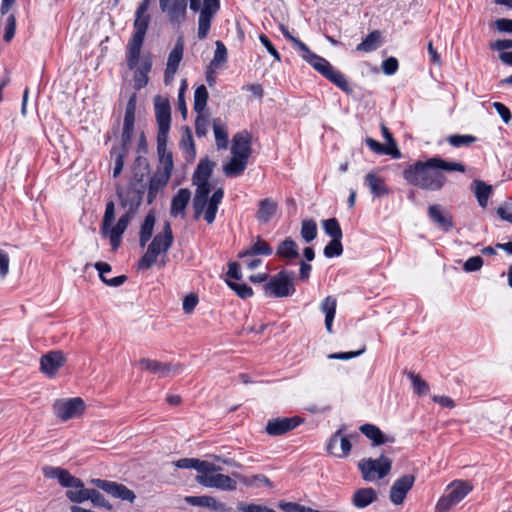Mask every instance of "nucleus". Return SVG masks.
<instances>
[{"instance_id":"55","label":"nucleus","mask_w":512,"mask_h":512,"mask_svg":"<svg viewBox=\"0 0 512 512\" xmlns=\"http://www.w3.org/2000/svg\"><path fill=\"white\" fill-rule=\"evenodd\" d=\"M411 382H412V386H413V389L414 391L418 394V395H425L428 393L429 391V386L428 384L420 378V376L410 372L408 374Z\"/></svg>"},{"instance_id":"9","label":"nucleus","mask_w":512,"mask_h":512,"mask_svg":"<svg viewBox=\"0 0 512 512\" xmlns=\"http://www.w3.org/2000/svg\"><path fill=\"white\" fill-rule=\"evenodd\" d=\"M306 62L343 91L349 92L351 90L345 76L340 71L335 70L323 57L312 53Z\"/></svg>"},{"instance_id":"17","label":"nucleus","mask_w":512,"mask_h":512,"mask_svg":"<svg viewBox=\"0 0 512 512\" xmlns=\"http://www.w3.org/2000/svg\"><path fill=\"white\" fill-rule=\"evenodd\" d=\"M302 420L299 417H284L269 420L266 432L271 436H279L296 428Z\"/></svg>"},{"instance_id":"37","label":"nucleus","mask_w":512,"mask_h":512,"mask_svg":"<svg viewBox=\"0 0 512 512\" xmlns=\"http://www.w3.org/2000/svg\"><path fill=\"white\" fill-rule=\"evenodd\" d=\"M156 218L155 215L150 212L145 216V219L140 228L139 244L141 247L146 246L153 234Z\"/></svg>"},{"instance_id":"3","label":"nucleus","mask_w":512,"mask_h":512,"mask_svg":"<svg viewBox=\"0 0 512 512\" xmlns=\"http://www.w3.org/2000/svg\"><path fill=\"white\" fill-rule=\"evenodd\" d=\"M188 0H159V6L172 23H181L185 20ZM190 9L199 12L197 36L200 40L207 37L213 16L220 8V0H189Z\"/></svg>"},{"instance_id":"44","label":"nucleus","mask_w":512,"mask_h":512,"mask_svg":"<svg viewBox=\"0 0 512 512\" xmlns=\"http://www.w3.org/2000/svg\"><path fill=\"white\" fill-rule=\"evenodd\" d=\"M208 101V91L205 85L198 86L194 91V111L203 112L205 111Z\"/></svg>"},{"instance_id":"22","label":"nucleus","mask_w":512,"mask_h":512,"mask_svg":"<svg viewBox=\"0 0 512 512\" xmlns=\"http://www.w3.org/2000/svg\"><path fill=\"white\" fill-rule=\"evenodd\" d=\"M152 61L149 56H139V62L135 67L134 87L137 90L142 89L148 83V73L151 71ZM134 70V68L132 69Z\"/></svg>"},{"instance_id":"59","label":"nucleus","mask_w":512,"mask_h":512,"mask_svg":"<svg viewBox=\"0 0 512 512\" xmlns=\"http://www.w3.org/2000/svg\"><path fill=\"white\" fill-rule=\"evenodd\" d=\"M238 511L241 512H276L275 510L259 504H246V503H238L237 505Z\"/></svg>"},{"instance_id":"26","label":"nucleus","mask_w":512,"mask_h":512,"mask_svg":"<svg viewBox=\"0 0 512 512\" xmlns=\"http://www.w3.org/2000/svg\"><path fill=\"white\" fill-rule=\"evenodd\" d=\"M191 192L187 188L180 189L171 201L170 213L176 217L178 215L184 216L185 209L190 201Z\"/></svg>"},{"instance_id":"6","label":"nucleus","mask_w":512,"mask_h":512,"mask_svg":"<svg viewBox=\"0 0 512 512\" xmlns=\"http://www.w3.org/2000/svg\"><path fill=\"white\" fill-rule=\"evenodd\" d=\"M392 460L385 455L377 459L365 458L358 463V468L365 481L373 482L382 479L391 471Z\"/></svg>"},{"instance_id":"14","label":"nucleus","mask_w":512,"mask_h":512,"mask_svg":"<svg viewBox=\"0 0 512 512\" xmlns=\"http://www.w3.org/2000/svg\"><path fill=\"white\" fill-rule=\"evenodd\" d=\"M196 481L202 486L225 491H234L237 488L236 482L231 477L221 473L198 474Z\"/></svg>"},{"instance_id":"50","label":"nucleus","mask_w":512,"mask_h":512,"mask_svg":"<svg viewBox=\"0 0 512 512\" xmlns=\"http://www.w3.org/2000/svg\"><path fill=\"white\" fill-rule=\"evenodd\" d=\"M175 466L181 469H195L200 473L201 468H205L207 465L205 461H201L195 458H182L177 460Z\"/></svg>"},{"instance_id":"35","label":"nucleus","mask_w":512,"mask_h":512,"mask_svg":"<svg viewBox=\"0 0 512 512\" xmlns=\"http://www.w3.org/2000/svg\"><path fill=\"white\" fill-rule=\"evenodd\" d=\"M213 132L218 149H226L228 147L227 127L220 118L213 119Z\"/></svg>"},{"instance_id":"23","label":"nucleus","mask_w":512,"mask_h":512,"mask_svg":"<svg viewBox=\"0 0 512 512\" xmlns=\"http://www.w3.org/2000/svg\"><path fill=\"white\" fill-rule=\"evenodd\" d=\"M428 215L432 221L443 231H449L453 227L452 217L445 212L438 204H433L428 208Z\"/></svg>"},{"instance_id":"29","label":"nucleus","mask_w":512,"mask_h":512,"mask_svg":"<svg viewBox=\"0 0 512 512\" xmlns=\"http://www.w3.org/2000/svg\"><path fill=\"white\" fill-rule=\"evenodd\" d=\"M224 196V191L222 188H218L212 196L209 198V202L207 204L206 210H204V219L208 224H212L216 218V213L218 210V206L221 203Z\"/></svg>"},{"instance_id":"20","label":"nucleus","mask_w":512,"mask_h":512,"mask_svg":"<svg viewBox=\"0 0 512 512\" xmlns=\"http://www.w3.org/2000/svg\"><path fill=\"white\" fill-rule=\"evenodd\" d=\"M167 140L168 139H157V153L160 165L156 171L171 177L174 163L172 153L167 149Z\"/></svg>"},{"instance_id":"54","label":"nucleus","mask_w":512,"mask_h":512,"mask_svg":"<svg viewBox=\"0 0 512 512\" xmlns=\"http://www.w3.org/2000/svg\"><path fill=\"white\" fill-rule=\"evenodd\" d=\"M242 482L246 486L259 487L261 485H265L271 487V481L263 474L254 475L252 477H242Z\"/></svg>"},{"instance_id":"5","label":"nucleus","mask_w":512,"mask_h":512,"mask_svg":"<svg viewBox=\"0 0 512 512\" xmlns=\"http://www.w3.org/2000/svg\"><path fill=\"white\" fill-rule=\"evenodd\" d=\"M149 22V15L135 14L133 23L134 32L126 47V62L129 69L135 68L139 62V55L141 54Z\"/></svg>"},{"instance_id":"15","label":"nucleus","mask_w":512,"mask_h":512,"mask_svg":"<svg viewBox=\"0 0 512 512\" xmlns=\"http://www.w3.org/2000/svg\"><path fill=\"white\" fill-rule=\"evenodd\" d=\"M66 358L62 351H51L40 358V371L48 378H53L65 364Z\"/></svg>"},{"instance_id":"33","label":"nucleus","mask_w":512,"mask_h":512,"mask_svg":"<svg viewBox=\"0 0 512 512\" xmlns=\"http://www.w3.org/2000/svg\"><path fill=\"white\" fill-rule=\"evenodd\" d=\"M360 431L370 440L373 445H382L386 442H393V438H389L381 432V430L373 424H364L360 427Z\"/></svg>"},{"instance_id":"21","label":"nucleus","mask_w":512,"mask_h":512,"mask_svg":"<svg viewBox=\"0 0 512 512\" xmlns=\"http://www.w3.org/2000/svg\"><path fill=\"white\" fill-rule=\"evenodd\" d=\"M351 443L347 437L341 436V431H337L330 439L327 450L336 457H346L351 451Z\"/></svg>"},{"instance_id":"8","label":"nucleus","mask_w":512,"mask_h":512,"mask_svg":"<svg viewBox=\"0 0 512 512\" xmlns=\"http://www.w3.org/2000/svg\"><path fill=\"white\" fill-rule=\"evenodd\" d=\"M294 273L281 271L270 278L265 284V294L275 298H283L292 295L295 292Z\"/></svg>"},{"instance_id":"34","label":"nucleus","mask_w":512,"mask_h":512,"mask_svg":"<svg viewBox=\"0 0 512 512\" xmlns=\"http://www.w3.org/2000/svg\"><path fill=\"white\" fill-rule=\"evenodd\" d=\"M382 45L381 32L374 30L369 33L366 38L357 45L356 51L359 52H372Z\"/></svg>"},{"instance_id":"32","label":"nucleus","mask_w":512,"mask_h":512,"mask_svg":"<svg viewBox=\"0 0 512 512\" xmlns=\"http://www.w3.org/2000/svg\"><path fill=\"white\" fill-rule=\"evenodd\" d=\"M278 204L271 198H265L259 202L257 217L261 222L267 223L276 214Z\"/></svg>"},{"instance_id":"19","label":"nucleus","mask_w":512,"mask_h":512,"mask_svg":"<svg viewBox=\"0 0 512 512\" xmlns=\"http://www.w3.org/2000/svg\"><path fill=\"white\" fill-rule=\"evenodd\" d=\"M182 57L183 43L181 41H178L168 56L166 70L164 74V81L166 84L171 83L173 81L179 63L182 60Z\"/></svg>"},{"instance_id":"60","label":"nucleus","mask_w":512,"mask_h":512,"mask_svg":"<svg viewBox=\"0 0 512 512\" xmlns=\"http://www.w3.org/2000/svg\"><path fill=\"white\" fill-rule=\"evenodd\" d=\"M180 145L189 155L195 156L196 151L194 141L189 128L186 129V134L182 137Z\"/></svg>"},{"instance_id":"7","label":"nucleus","mask_w":512,"mask_h":512,"mask_svg":"<svg viewBox=\"0 0 512 512\" xmlns=\"http://www.w3.org/2000/svg\"><path fill=\"white\" fill-rule=\"evenodd\" d=\"M472 485L467 481H454L446 490V493L438 500L436 510L438 512H447L453 506L461 502L472 490Z\"/></svg>"},{"instance_id":"61","label":"nucleus","mask_w":512,"mask_h":512,"mask_svg":"<svg viewBox=\"0 0 512 512\" xmlns=\"http://www.w3.org/2000/svg\"><path fill=\"white\" fill-rule=\"evenodd\" d=\"M227 283L229 287L232 290H234L239 297L243 299L248 298L253 294L252 288L246 284H238L230 281H228Z\"/></svg>"},{"instance_id":"40","label":"nucleus","mask_w":512,"mask_h":512,"mask_svg":"<svg viewBox=\"0 0 512 512\" xmlns=\"http://www.w3.org/2000/svg\"><path fill=\"white\" fill-rule=\"evenodd\" d=\"M277 255L287 259H296L299 256L297 243L290 237L282 241L277 247Z\"/></svg>"},{"instance_id":"36","label":"nucleus","mask_w":512,"mask_h":512,"mask_svg":"<svg viewBox=\"0 0 512 512\" xmlns=\"http://www.w3.org/2000/svg\"><path fill=\"white\" fill-rule=\"evenodd\" d=\"M247 163V159L232 155L230 161L223 166V171L226 176L236 177L244 172Z\"/></svg>"},{"instance_id":"52","label":"nucleus","mask_w":512,"mask_h":512,"mask_svg":"<svg viewBox=\"0 0 512 512\" xmlns=\"http://www.w3.org/2000/svg\"><path fill=\"white\" fill-rule=\"evenodd\" d=\"M343 252L341 239H332L324 248V255L327 258L340 256Z\"/></svg>"},{"instance_id":"48","label":"nucleus","mask_w":512,"mask_h":512,"mask_svg":"<svg viewBox=\"0 0 512 512\" xmlns=\"http://www.w3.org/2000/svg\"><path fill=\"white\" fill-rule=\"evenodd\" d=\"M58 482L62 487L66 488L83 487L82 480L71 475L70 472L66 469L62 470L58 478Z\"/></svg>"},{"instance_id":"2","label":"nucleus","mask_w":512,"mask_h":512,"mask_svg":"<svg viewBox=\"0 0 512 512\" xmlns=\"http://www.w3.org/2000/svg\"><path fill=\"white\" fill-rule=\"evenodd\" d=\"M142 195V191L135 189H130L126 193L118 191L120 202L122 206L128 207V211L118 219L115 225H113L115 219L114 202L109 201L106 203L100 233L103 237L109 238L113 251H116L119 248L122 241V235L129 225L131 216L142 202Z\"/></svg>"},{"instance_id":"25","label":"nucleus","mask_w":512,"mask_h":512,"mask_svg":"<svg viewBox=\"0 0 512 512\" xmlns=\"http://www.w3.org/2000/svg\"><path fill=\"white\" fill-rule=\"evenodd\" d=\"M186 503L197 506V507H205L209 508L213 511H220L223 512L226 510L225 504L222 502L217 501L212 496H187L185 498Z\"/></svg>"},{"instance_id":"46","label":"nucleus","mask_w":512,"mask_h":512,"mask_svg":"<svg viewBox=\"0 0 512 512\" xmlns=\"http://www.w3.org/2000/svg\"><path fill=\"white\" fill-rule=\"evenodd\" d=\"M322 227L327 235L332 239H342V229L336 218H330L322 221Z\"/></svg>"},{"instance_id":"53","label":"nucleus","mask_w":512,"mask_h":512,"mask_svg":"<svg viewBox=\"0 0 512 512\" xmlns=\"http://www.w3.org/2000/svg\"><path fill=\"white\" fill-rule=\"evenodd\" d=\"M77 490H68L66 491L67 498L74 503H82L88 500V494L90 489H85L83 487H75Z\"/></svg>"},{"instance_id":"58","label":"nucleus","mask_w":512,"mask_h":512,"mask_svg":"<svg viewBox=\"0 0 512 512\" xmlns=\"http://www.w3.org/2000/svg\"><path fill=\"white\" fill-rule=\"evenodd\" d=\"M135 110H136V96L132 95L128 100L125 110L124 123L128 125H134L135 122Z\"/></svg>"},{"instance_id":"30","label":"nucleus","mask_w":512,"mask_h":512,"mask_svg":"<svg viewBox=\"0 0 512 512\" xmlns=\"http://www.w3.org/2000/svg\"><path fill=\"white\" fill-rule=\"evenodd\" d=\"M170 176L167 174H163L161 172L156 171L149 181L148 188V202L151 203L157 193L162 190L168 183Z\"/></svg>"},{"instance_id":"43","label":"nucleus","mask_w":512,"mask_h":512,"mask_svg":"<svg viewBox=\"0 0 512 512\" xmlns=\"http://www.w3.org/2000/svg\"><path fill=\"white\" fill-rule=\"evenodd\" d=\"M195 132L198 137H204L210 129V115L207 111L196 112Z\"/></svg>"},{"instance_id":"62","label":"nucleus","mask_w":512,"mask_h":512,"mask_svg":"<svg viewBox=\"0 0 512 512\" xmlns=\"http://www.w3.org/2000/svg\"><path fill=\"white\" fill-rule=\"evenodd\" d=\"M483 259L480 256H473L468 258L463 264L465 272H475L482 268Z\"/></svg>"},{"instance_id":"4","label":"nucleus","mask_w":512,"mask_h":512,"mask_svg":"<svg viewBox=\"0 0 512 512\" xmlns=\"http://www.w3.org/2000/svg\"><path fill=\"white\" fill-rule=\"evenodd\" d=\"M174 241L172 228L169 222H165L162 231L157 233L151 243L148 245L145 254L141 257L138 263V268L147 270L151 268L156 262L157 258L161 255L165 257L167 251L170 249ZM166 261L161 259L159 265L165 266Z\"/></svg>"},{"instance_id":"10","label":"nucleus","mask_w":512,"mask_h":512,"mask_svg":"<svg viewBox=\"0 0 512 512\" xmlns=\"http://www.w3.org/2000/svg\"><path fill=\"white\" fill-rule=\"evenodd\" d=\"M85 411V403L80 397L57 399L53 404V412L57 418L67 421L81 416Z\"/></svg>"},{"instance_id":"45","label":"nucleus","mask_w":512,"mask_h":512,"mask_svg":"<svg viewBox=\"0 0 512 512\" xmlns=\"http://www.w3.org/2000/svg\"><path fill=\"white\" fill-rule=\"evenodd\" d=\"M213 163L207 159L201 160L193 175V181H208L212 173Z\"/></svg>"},{"instance_id":"42","label":"nucleus","mask_w":512,"mask_h":512,"mask_svg":"<svg viewBox=\"0 0 512 512\" xmlns=\"http://www.w3.org/2000/svg\"><path fill=\"white\" fill-rule=\"evenodd\" d=\"M366 144L376 154L391 155L393 158H400L401 156V153L397 147H389L387 145H383L372 138H367Z\"/></svg>"},{"instance_id":"12","label":"nucleus","mask_w":512,"mask_h":512,"mask_svg":"<svg viewBox=\"0 0 512 512\" xmlns=\"http://www.w3.org/2000/svg\"><path fill=\"white\" fill-rule=\"evenodd\" d=\"M142 369L157 375L160 378L171 377L182 371V366L178 363L160 362L149 358H143L139 361Z\"/></svg>"},{"instance_id":"57","label":"nucleus","mask_w":512,"mask_h":512,"mask_svg":"<svg viewBox=\"0 0 512 512\" xmlns=\"http://www.w3.org/2000/svg\"><path fill=\"white\" fill-rule=\"evenodd\" d=\"M448 143L454 147L468 146L476 141L471 135H451L447 139Z\"/></svg>"},{"instance_id":"31","label":"nucleus","mask_w":512,"mask_h":512,"mask_svg":"<svg viewBox=\"0 0 512 512\" xmlns=\"http://www.w3.org/2000/svg\"><path fill=\"white\" fill-rule=\"evenodd\" d=\"M94 267L99 272L100 279L108 286L118 287L121 286L127 279L125 275H120L111 279L106 278L105 275L111 272V266L106 262H96Z\"/></svg>"},{"instance_id":"63","label":"nucleus","mask_w":512,"mask_h":512,"mask_svg":"<svg viewBox=\"0 0 512 512\" xmlns=\"http://www.w3.org/2000/svg\"><path fill=\"white\" fill-rule=\"evenodd\" d=\"M208 202H209V198L194 195L193 209L195 212L194 217L196 219H198L201 216V214L204 212L205 208L207 207Z\"/></svg>"},{"instance_id":"1","label":"nucleus","mask_w":512,"mask_h":512,"mask_svg":"<svg viewBox=\"0 0 512 512\" xmlns=\"http://www.w3.org/2000/svg\"><path fill=\"white\" fill-rule=\"evenodd\" d=\"M443 171L465 172V166L458 162L446 161L440 157H431L426 161H416L403 171L404 179L411 185L423 190L438 191L446 183Z\"/></svg>"},{"instance_id":"24","label":"nucleus","mask_w":512,"mask_h":512,"mask_svg":"<svg viewBox=\"0 0 512 512\" xmlns=\"http://www.w3.org/2000/svg\"><path fill=\"white\" fill-rule=\"evenodd\" d=\"M377 499V492L371 487H366L357 489L352 496L351 502L356 508L364 509L377 501Z\"/></svg>"},{"instance_id":"49","label":"nucleus","mask_w":512,"mask_h":512,"mask_svg":"<svg viewBox=\"0 0 512 512\" xmlns=\"http://www.w3.org/2000/svg\"><path fill=\"white\" fill-rule=\"evenodd\" d=\"M215 45L216 49L210 65L214 68H218L220 65L224 64L227 61V49L223 42L219 40L216 41Z\"/></svg>"},{"instance_id":"16","label":"nucleus","mask_w":512,"mask_h":512,"mask_svg":"<svg viewBox=\"0 0 512 512\" xmlns=\"http://www.w3.org/2000/svg\"><path fill=\"white\" fill-rule=\"evenodd\" d=\"M415 482L413 475L407 474L398 478L391 486L389 498L394 505H401L407 493L411 490Z\"/></svg>"},{"instance_id":"28","label":"nucleus","mask_w":512,"mask_h":512,"mask_svg":"<svg viewBox=\"0 0 512 512\" xmlns=\"http://www.w3.org/2000/svg\"><path fill=\"white\" fill-rule=\"evenodd\" d=\"M337 300L333 296L325 297L320 303V311L325 315V328L332 333V325L336 314Z\"/></svg>"},{"instance_id":"47","label":"nucleus","mask_w":512,"mask_h":512,"mask_svg":"<svg viewBox=\"0 0 512 512\" xmlns=\"http://www.w3.org/2000/svg\"><path fill=\"white\" fill-rule=\"evenodd\" d=\"M301 236L305 242L313 241L317 236V225L314 220H304L301 225Z\"/></svg>"},{"instance_id":"13","label":"nucleus","mask_w":512,"mask_h":512,"mask_svg":"<svg viewBox=\"0 0 512 512\" xmlns=\"http://www.w3.org/2000/svg\"><path fill=\"white\" fill-rule=\"evenodd\" d=\"M91 483L114 498L129 502H133L136 498L135 493L121 483L102 479H92Z\"/></svg>"},{"instance_id":"39","label":"nucleus","mask_w":512,"mask_h":512,"mask_svg":"<svg viewBox=\"0 0 512 512\" xmlns=\"http://www.w3.org/2000/svg\"><path fill=\"white\" fill-rule=\"evenodd\" d=\"M271 254H272V248L270 247V245L267 242L258 238L257 241L249 249H247L243 252H240L238 254V257L244 259V258L254 256V255L269 256Z\"/></svg>"},{"instance_id":"11","label":"nucleus","mask_w":512,"mask_h":512,"mask_svg":"<svg viewBox=\"0 0 512 512\" xmlns=\"http://www.w3.org/2000/svg\"><path fill=\"white\" fill-rule=\"evenodd\" d=\"M155 116L158 124L157 139H168L171 124V108L168 100L160 96L154 99Z\"/></svg>"},{"instance_id":"51","label":"nucleus","mask_w":512,"mask_h":512,"mask_svg":"<svg viewBox=\"0 0 512 512\" xmlns=\"http://www.w3.org/2000/svg\"><path fill=\"white\" fill-rule=\"evenodd\" d=\"M88 494V500L96 507H104L108 510L112 509V505L105 499V497L96 489H90Z\"/></svg>"},{"instance_id":"56","label":"nucleus","mask_w":512,"mask_h":512,"mask_svg":"<svg viewBox=\"0 0 512 512\" xmlns=\"http://www.w3.org/2000/svg\"><path fill=\"white\" fill-rule=\"evenodd\" d=\"M16 31V17L14 14H10L5 22L3 39L5 42H10L15 35Z\"/></svg>"},{"instance_id":"41","label":"nucleus","mask_w":512,"mask_h":512,"mask_svg":"<svg viewBox=\"0 0 512 512\" xmlns=\"http://www.w3.org/2000/svg\"><path fill=\"white\" fill-rule=\"evenodd\" d=\"M279 28L284 37L293 44V47L300 52L301 57L306 61L313 52L308 48V46L305 43H303L298 38L294 37L289 32L288 28L285 25L280 24Z\"/></svg>"},{"instance_id":"38","label":"nucleus","mask_w":512,"mask_h":512,"mask_svg":"<svg viewBox=\"0 0 512 512\" xmlns=\"http://www.w3.org/2000/svg\"><path fill=\"white\" fill-rule=\"evenodd\" d=\"M472 189L479 205L483 208L486 207L488 199L492 193V186L481 180H474L472 183Z\"/></svg>"},{"instance_id":"18","label":"nucleus","mask_w":512,"mask_h":512,"mask_svg":"<svg viewBox=\"0 0 512 512\" xmlns=\"http://www.w3.org/2000/svg\"><path fill=\"white\" fill-rule=\"evenodd\" d=\"M251 152V135L247 131H241L235 134L232 139V155L248 160Z\"/></svg>"},{"instance_id":"64","label":"nucleus","mask_w":512,"mask_h":512,"mask_svg":"<svg viewBox=\"0 0 512 512\" xmlns=\"http://www.w3.org/2000/svg\"><path fill=\"white\" fill-rule=\"evenodd\" d=\"M381 67L386 75H393L398 70V60L394 57H389L382 62Z\"/></svg>"},{"instance_id":"27","label":"nucleus","mask_w":512,"mask_h":512,"mask_svg":"<svg viewBox=\"0 0 512 512\" xmlns=\"http://www.w3.org/2000/svg\"><path fill=\"white\" fill-rule=\"evenodd\" d=\"M365 184L368 186L371 194L375 197H383L389 194V188L383 178L375 173H368L365 176Z\"/></svg>"}]
</instances>
